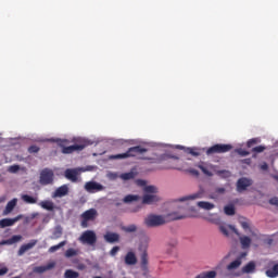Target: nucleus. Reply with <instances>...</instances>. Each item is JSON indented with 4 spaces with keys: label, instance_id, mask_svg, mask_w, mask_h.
Returning <instances> with one entry per match:
<instances>
[{
    "label": "nucleus",
    "instance_id": "f257e3e1",
    "mask_svg": "<svg viewBox=\"0 0 278 278\" xmlns=\"http://www.w3.org/2000/svg\"><path fill=\"white\" fill-rule=\"evenodd\" d=\"M52 142H56L62 148V153L64 155H70L71 153H75V151H84L88 144L86 143H79V144H74V146H68L71 141L68 139H51Z\"/></svg>",
    "mask_w": 278,
    "mask_h": 278
},
{
    "label": "nucleus",
    "instance_id": "f03ea898",
    "mask_svg": "<svg viewBox=\"0 0 278 278\" xmlns=\"http://www.w3.org/2000/svg\"><path fill=\"white\" fill-rule=\"evenodd\" d=\"M147 148L136 146L129 148L125 153L110 155L109 160H127V157H136V155H142V153H147Z\"/></svg>",
    "mask_w": 278,
    "mask_h": 278
},
{
    "label": "nucleus",
    "instance_id": "7ed1b4c3",
    "mask_svg": "<svg viewBox=\"0 0 278 278\" xmlns=\"http://www.w3.org/2000/svg\"><path fill=\"white\" fill-rule=\"evenodd\" d=\"M98 217H99V212L97 211V208H89V210L85 211L80 215L81 227H84V229H86L88 227V223H94V220H97Z\"/></svg>",
    "mask_w": 278,
    "mask_h": 278
},
{
    "label": "nucleus",
    "instance_id": "20e7f679",
    "mask_svg": "<svg viewBox=\"0 0 278 278\" xmlns=\"http://www.w3.org/2000/svg\"><path fill=\"white\" fill-rule=\"evenodd\" d=\"M233 146L227 143H216L206 150V155H215L216 153H229Z\"/></svg>",
    "mask_w": 278,
    "mask_h": 278
},
{
    "label": "nucleus",
    "instance_id": "39448f33",
    "mask_svg": "<svg viewBox=\"0 0 278 278\" xmlns=\"http://www.w3.org/2000/svg\"><path fill=\"white\" fill-rule=\"evenodd\" d=\"M79 242H81V244L94 247L97 244V233L93 230H86L79 237Z\"/></svg>",
    "mask_w": 278,
    "mask_h": 278
},
{
    "label": "nucleus",
    "instance_id": "423d86ee",
    "mask_svg": "<svg viewBox=\"0 0 278 278\" xmlns=\"http://www.w3.org/2000/svg\"><path fill=\"white\" fill-rule=\"evenodd\" d=\"M144 224L147 227H162V225H166V219L162 215H149L144 219Z\"/></svg>",
    "mask_w": 278,
    "mask_h": 278
},
{
    "label": "nucleus",
    "instance_id": "0eeeda50",
    "mask_svg": "<svg viewBox=\"0 0 278 278\" xmlns=\"http://www.w3.org/2000/svg\"><path fill=\"white\" fill-rule=\"evenodd\" d=\"M54 177L55 175L53 174L52 169L43 168L40 172L39 184L41 186H50L51 184H53Z\"/></svg>",
    "mask_w": 278,
    "mask_h": 278
},
{
    "label": "nucleus",
    "instance_id": "6e6552de",
    "mask_svg": "<svg viewBox=\"0 0 278 278\" xmlns=\"http://www.w3.org/2000/svg\"><path fill=\"white\" fill-rule=\"evenodd\" d=\"M229 228L231 229V231H233V233H236V236H238L239 242L241 244V249L251 248V243L253 242V240L249 236H244V235L241 236L238 229L233 226H229Z\"/></svg>",
    "mask_w": 278,
    "mask_h": 278
},
{
    "label": "nucleus",
    "instance_id": "1a4fd4ad",
    "mask_svg": "<svg viewBox=\"0 0 278 278\" xmlns=\"http://www.w3.org/2000/svg\"><path fill=\"white\" fill-rule=\"evenodd\" d=\"M85 190L86 192H89V194H94V192H102V190H105V187L97 181H88L85 184Z\"/></svg>",
    "mask_w": 278,
    "mask_h": 278
},
{
    "label": "nucleus",
    "instance_id": "9d476101",
    "mask_svg": "<svg viewBox=\"0 0 278 278\" xmlns=\"http://www.w3.org/2000/svg\"><path fill=\"white\" fill-rule=\"evenodd\" d=\"M197 166L200 168V170H202V173H203L204 175H206V177H213V176H214V174L212 173V170H213L214 173H216V166H215V165L205 164V163H199Z\"/></svg>",
    "mask_w": 278,
    "mask_h": 278
},
{
    "label": "nucleus",
    "instance_id": "9b49d317",
    "mask_svg": "<svg viewBox=\"0 0 278 278\" xmlns=\"http://www.w3.org/2000/svg\"><path fill=\"white\" fill-rule=\"evenodd\" d=\"M160 201V197L157 194L146 193L142 198V205H153V203H157Z\"/></svg>",
    "mask_w": 278,
    "mask_h": 278
},
{
    "label": "nucleus",
    "instance_id": "f8f14e48",
    "mask_svg": "<svg viewBox=\"0 0 278 278\" xmlns=\"http://www.w3.org/2000/svg\"><path fill=\"white\" fill-rule=\"evenodd\" d=\"M253 181H251V179L249 178H240L237 181V190L238 192H242L244 190H247L250 186H252Z\"/></svg>",
    "mask_w": 278,
    "mask_h": 278
},
{
    "label": "nucleus",
    "instance_id": "ddd939ff",
    "mask_svg": "<svg viewBox=\"0 0 278 278\" xmlns=\"http://www.w3.org/2000/svg\"><path fill=\"white\" fill-rule=\"evenodd\" d=\"M21 218H22L21 215H18L15 218H3L0 220V227L1 229H5V227H12L14 224L18 223Z\"/></svg>",
    "mask_w": 278,
    "mask_h": 278
},
{
    "label": "nucleus",
    "instance_id": "4468645a",
    "mask_svg": "<svg viewBox=\"0 0 278 278\" xmlns=\"http://www.w3.org/2000/svg\"><path fill=\"white\" fill-rule=\"evenodd\" d=\"M124 262L126 266H136L138 264V257H136V253L130 251L125 255Z\"/></svg>",
    "mask_w": 278,
    "mask_h": 278
},
{
    "label": "nucleus",
    "instance_id": "2eb2a0df",
    "mask_svg": "<svg viewBox=\"0 0 278 278\" xmlns=\"http://www.w3.org/2000/svg\"><path fill=\"white\" fill-rule=\"evenodd\" d=\"M105 242H109L110 244H114V242H118L121 240V235L116 232H106L104 235Z\"/></svg>",
    "mask_w": 278,
    "mask_h": 278
},
{
    "label": "nucleus",
    "instance_id": "dca6fc26",
    "mask_svg": "<svg viewBox=\"0 0 278 278\" xmlns=\"http://www.w3.org/2000/svg\"><path fill=\"white\" fill-rule=\"evenodd\" d=\"M17 203H18V199H16V198L9 201L3 211V216H8V214H12V212L14 211V207H16Z\"/></svg>",
    "mask_w": 278,
    "mask_h": 278
},
{
    "label": "nucleus",
    "instance_id": "f3484780",
    "mask_svg": "<svg viewBox=\"0 0 278 278\" xmlns=\"http://www.w3.org/2000/svg\"><path fill=\"white\" fill-rule=\"evenodd\" d=\"M53 268H55V262H50L47 265L43 266H37L34 268V273H47V270H53Z\"/></svg>",
    "mask_w": 278,
    "mask_h": 278
},
{
    "label": "nucleus",
    "instance_id": "a211bd4d",
    "mask_svg": "<svg viewBox=\"0 0 278 278\" xmlns=\"http://www.w3.org/2000/svg\"><path fill=\"white\" fill-rule=\"evenodd\" d=\"M37 240H31L29 243L23 244L18 250V255H24L29 251V249H34L35 244H37Z\"/></svg>",
    "mask_w": 278,
    "mask_h": 278
},
{
    "label": "nucleus",
    "instance_id": "6ab92c4d",
    "mask_svg": "<svg viewBox=\"0 0 278 278\" xmlns=\"http://www.w3.org/2000/svg\"><path fill=\"white\" fill-rule=\"evenodd\" d=\"M39 205L42 210H47L48 212H53V210H55V203L51 200L41 201Z\"/></svg>",
    "mask_w": 278,
    "mask_h": 278
},
{
    "label": "nucleus",
    "instance_id": "aec40b11",
    "mask_svg": "<svg viewBox=\"0 0 278 278\" xmlns=\"http://www.w3.org/2000/svg\"><path fill=\"white\" fill-rule=\"evenodd\" d=\"M140 260L142 270H147L149 268V253H147V250L141 253Z\"/></svg>",
    "mask_w": 278,
    "mask_h": 278
},
{
    "label": "nucleus",
    "instance_id": "412c9836",
    "mask_svg": "<svg viewBox=\"0 0 278 278\" xmlns=\"http://www.w3.org/2000/svg\"><path fill=\"white\" fill-rule=\"evenodd\" d=\"M66 194H68V186L63 185L54 191L53 197L62 198V197H66Z\"/></svg>",
    "mask_w": 278,
    "mask_h": 278
},
{
    "label": "nucleus",
    "instance_id": "4be33fe9",
    "mask_svg": "<svg viewBox=\"0 0 278 278\" xmlns=\"http://www.w3.org/2000/svg\"><path fill=\"white\" fill-rule=\"evenodd\" d=\"M197 205L201 210H206L207 212H210V210H214L216 207V205H214V203L205 202V201H200L197 203Z\"/></svg>",
    "mask_w": 278,
    "mask_h": 278
},
{
    "label": "nucleus",
    "instance_id": "5701e85b",
    "mask_svg": "<svg viewBox=\"0 0 278 278\" xmlns=\"http://www.w3.org/2000/svg\"><path fill=\"white\" fill-rule=\"evenodd\" d=\"M22 201H24V203H28L29 205H34V204L38 203V197H31L29 194H23L22 195Z\"/></svg>",
    "mask_w": 278,
    "mask_h": 278
},
{
    "label": "nucleus",
    "instance_id": "b1692460",
    "mask_svg": "<svg viewBox=\"0 0 278 278\" xmlns=\"http://www.w3.org/2000/svg\"><path fill=\"white\" fill-rule=\"evenodd\" d=\"M77 169H66L65 177L70 179V181H77Z\"/></svg>",
    "mask_w": 278,
    "mask_h": 278
},
{
    "label": "nucleus",
    "instance_id": "393cba45",
    "mask_svg": "<svg viewBox=\"0 0 278 278\" xmlns=\"http://www.w3.org/2000/svg\"><path fill=\"white\" fill-rule=\"evenodd\" d=\"M266 277L277 278L278 277V264H275L273 268L265 271Z\"/></svg>",
    "mask_w": 278,
    "mask_h": 278
},
{
    "label": "nucleus",
    "instance_id": "a878e982",
    "mask_svg": "<svg viewBox=\"0 0 278 278\" xmlns=\"http://www.w3.org/2000/svg\"><path fill=\"white\" fill-rule=\"evenodd\" d=\"M243 273H247L248 275L251 273H255V262L251 261L242 268Z\"/></svg>",
    "mask_w": 278,
    "mask_h": 278
},
{
    "label": "nucleus",
    "instance_id": "bb28decb",
    "mask_svg": "<svg viewBox=\"0 0 278 278\" xmlns=\"http://www.w3.org/2000/svg\"><path fill=\"white\" fill-rule=\"evenodd\" d=\"M241 265H242V260L241 258H237V260L232 261L227 266V270H236V268H240Z\"/></svg>",
    "mask_w": 278,
    "mask_h": 278
},
{
    "label": "nucleus",
    "instance_id": "cd10ccee",
    "mask_svg": "<svg viewBox=\"0 0 278 278\" xmlns=\"http://www.w3.org/2000/svg\"><path fill=\"white\" fill-rule=\"evenodd\" d=\"M169 216L172 220H184V218H188L186 214L179 212H172Z\"/></svg>",
    "mask_w": 278,
    "mask_h": 278
},
{
    "label": "nucleus",
    "instance_id": "c85d7f7f",
    "mask_svg": "<svg viewBox=\"0 0 278 278\" xmlns=\"http://www.w3.org/2000/svg\"><path fill=\"white\" fill-rule=\"evenodd\" d=\"M215 173L216 175H218V177H222V179H229V177H231V172L227 169H220V170L215 169Z\"/></svg>",
    "mask_w": 278,
    "mask_h": 278
},
{
    "label": "nucleus",
    "instance_id": "c756f323",
    "mask_svg": "<svg viewBox=\"0 0 278 278\" xmlns=\"http://www.w3.org/2000/svg\"><path fill=\"white\" fill-rule=\"evenodd\" d=\"M202 197H203V193L198 192L188 197L180 198L179 201H194V199H201Z\"/></svg>",
    "mask_w": 278,
    "mask_h": 278
},
{
    "label": "nucleus",
    "instance_id": "7c9ffc66",
    "mask_svg": "<svg viewBox=\"0 0 278 278\" xmlns=\"http://www.w3.org/2000/svg\"><path fill=\"white\" fill-rule=\"evenodd\" d=\"M21 240H23V236L14 235L5 241V244H16V242H21Z\"/></svg>",
    "mask_w": 278,
    "mask_h": 278
},
{
    "label": "nucleus",
    "instance_id": "2f4dec72",
    "mask_svg": "<svg viewBox=\"0 0 278 278\" xmlns=\"http://www.w3.org/2000/svg\"><path fill=\"white\" fill-rule=\"evenodd\" d=\"M124 203H134V201H140V195L128 194L123 199Z\"/></svg>",
    "mask_w": 278,
    "mask_h": 278
},
{
    "label": "nucleus",
    "instance_id": "473e14b6",
    "mask_svg": "<svg viewBox=\"0 0 278 278\" xmlns=\"http://www.w3.org/2000/svg\"><path fill=\"white\" fill-rule=\"evenodd\" d=\"M62 247H66V241H61L59 244L50 247L48 252L55 253V251H60V249H62Z\"/></svg>",
    "mask_w": 278,
    "mask_h": 278
},
{
    "label": "nucleus",
    "instance_id": "72a5a7b5",
    "mask_svg": "<svg viewBox=\"0 0 278 278\" xmlns=\"http://www.w3.org/2000/svg\"><path fill=\"white\" fill-rule=\"evenodd\" d=\"M122 229L126 233H136V231H138V227L134 224L129 225V226H124Z\"/></svg>",
    "mask_w": 278,
    "mask_h": 278
},
{
    "label": "nucleus",
    "instance_id": "f704fd0d",
    "mask_svg": "<svg viewBox=\"0 0 278 278\" xmlns=\"http://www.w3.org/2000/svg\"><path fill=\"white\" fill-rule=\"evenodd\" d=\"M224 212L227 216H233L236 214V207L233 205H226Z\"/></svg>",
    "mask_w": 278,
    "mask_h": 278
},
{
    "label": "nucleus",
    "instance_id": "c9c22d12",
    "mask_svg": "<svg viewBox=\"0 0 278 278\" xmlns=\"http://www.w3.org/2000/svg\"><path fill=\"white\" fill-rule=\"evenodd\" d=\"M195 278H216V271L215 270L206 271L198 275Z\"/></svg>",
    "mask_w": 278,
    "mask_h": 278
},
{
    "label": "nucleus",
    "instance_id": "e433bc0d",
    "mask_svg": "<svg viewBox=\"0 0 278 278\" xmlns=\"http://www.w3.org/2000/svg\"><path fill=\"white\" fill-rule=\"evenodd\" d=\"M124 181H129V179H134L136 177V174L134 172H128L121 174L119 176Z\"/></svg>",
    "mask_w": 278,
    "mask_h": 278
},
{
    "label": "nucleus",
    "instance_id": "4c0bfd02",
    "mask_svg": "<svg viewBox=\"0 0 278 278\" xmlns=\"http://www.w3.org/2000/svg\"><path fill=\"white\" fill-rule=\"evenodd\" d=\"M65 278H77L79 277V273L73 270V269H67L64 274Z\"/></svg>",
    "mask_w": 278,
    "mask_h": 278
},
{
    "label": "nucleus",
    "instance_id": "58836bf2",
    "mask_svg": "<svg viewBox=\"0 0 278 278\" xmlns=\"http://www.w3.org/2000/svg\"><path fill=\"white\" fill-rule=\"evenodd\" d=\"M146 194H157V188L155 186L144 187Z\"/></svg>",
    "mask_w": 278,
    "mask_h": 278
},
{
    "label": "nucleus",
    "instance_id": "ea45409f",
    "mask_svg": "<svg viewBox=\"0 0 278 278\" xmlns=\"http://www.w3.org/2000/svg\"><path fill=\"white\" fill-rule=\"evenodd\" d=\"M78 251L73 249V248H70L65 251V257H75V255H78Z\"/></svg>",
    "mask_w": 278,
    "mask_h": 278
},
{
    "label": "nucleus",
    "instance_id": "a19ab883",
    "mask_svg": "<svg viewBox=\"0 0 278 278\" xmlns=\"http://www.w3.org/2000/svg\"><path fill=\"white\" fill-rule=\"evenodd\" d=\"M264 151H266L265 146H257V147L252 149V153H264Z\"/></svg>",
    "mask_w": 278,
    "mask_h": 278
},
{
    "label": "nucleus",
    "instance_id": "79ce46f5",
    "mask_svg": "<svg viewBox=\"0 0 278 278\" xmlns=\"http://www.w3.org/2000/svg\"><path fill=\"white\" fill-rule=\"evenodd\" d=\"M236 153H238V155H241V157H247V155H250V152L242 148L237 149Z\"/></svg>",
    "mask_w": 278,
    "mask_h": 278
},
{
    "label": "nucleus",
    "instance_id": "37998d69",
    "mask_svg": "<svg viewBox=\"0 0 278 278\" xmlns=\"http://www.w3.org/2000/svg\"><path fill=\"white\" fill-rule=\"evenodd\" d=\"M187 153H189L190 155H193L194 157H199V155H201V153L197 152V149L194 148H188Z\"/></svg>",
    "mask_w": 278,
    "mask_h": 278
},
{
    "label": "nucleus",
    "instance_id": "c03bdc74",
    "mask_svg": "<svg viewBox=\"0 0 278 278\" xmlns=\"http://www.w3.org/2000/svg\"><path fill=\"white\" fill-rule=\"evenodd\" d=\"M260 142V139L258 138H253V139H250L248 142H247V147L249 149H251V147H253V144H258Z\"/></svg>",
    "mask_w": 278,
    "mask_h": 278
},
{
    "label": "nucleus",
    "instance_id": "a18cd8bd",
    "mask_svg": "<svg viewBox=\"0 0 278 278\" xmlns=\"http://www.w3.org/2000/svg\"><path fill=\"white\" fill-rule=\"evenodd\" d=\"M242 229H249L250 225H249V222H247V218L242 217L240 220H239Z\"/></svg>",
    "mask_w": 278,
    "mask_h": 278
},
{
    "label": "nucleus",
    "instance_id": "49530a36",
    "mask_svg": "<svg viewBox=\"0 0 278 278\" xmlns=\"http://www.w3.org/2000/svg\"><path fill=\"white\" fill-rule=\"evenodd\" d=\"M118 251H121V248L118 245H115L112 248V250L110 251V255L112 257L116 256V253H118Z\"/></svg>",
    "mask_w": 278,
    "mask_h": 278
},
{
    "label": "nucleus",
    "instance_id": "de8ad7c7",
    "mask_svg": "<svg viewBox=\"0 0 278 278\" xmlns=\"http://www.w3.org/2000/svg\"><path fill=\"white\" fill-rule=\"evenodd\" d=\"M9 170H10V173H18V170H21V166H18V165H11L9 167Z\"/></svg>",
    "mask_w": 278,
    "mask_h": 278
},
{
    "label": "nucleus",
    "instance_id": "09e8293b",
    "mask_svg": "<svg viewBox=\"0 0 278 278\" xmlns=\"http://www.w3.org/2000/svg\"><path fill=\"white\" fill-rule=\"evenodd\" d=\"M28 151H29L30 153H38V151H40V148H39L38 146H30V147L28 148Z\"/></svg>",
    "mask_w": 278,
    "mask_h": 278
},
{
    "label": "nucleus",
    "instance_id": "8fccbe9b",
    "mask_svg": "<svg viewBox=\"0 0 278 278\" xmlns=\"http://www.w3.org/2000/svg\"><path fill=\"white\" fill-rule=\"evenodd\" d=\"M219 231L226 237L229 236V229H227L225 226H220Z\"/></svg>",
    "mask_w": 278,
    "mask_h": 278
},
{
    "label": "nucleus",
    "instance_id": "3c124183",
    "mask_svg": "<svg viewBox=\"0 0 278 278\" xmlns=\"http://www.w3.org/2000/svg\"><path fill=\"white\" fill-rule=\"evenodd\" d=\"M269 204L278 207V198L274 197V198L269 199Z\"/></svg>",
    "mask_w": 278,
    "mask_h": 278
},
{
    "label": "nucleus",
    "instance_id": "603ef678",
    "mask_svg": "<svg viewBox=\"0 0 278 278\" xmlns=\"http://www.w3.org/2000/svg\"><path fill=\"white\" fill-rule=\"evenodd\" d=\"M170 168H175V165L170 164V162H167V164L163 167L165 170H170Z\"/></svg>",
    "mask_w": 278,
    "mask_h": 278
},
{
    "label": "nucleus",
    "instance_id": "864d4df0",
    "mask_svg": "<svg viewBox=\"0 0 278 278\" xmlns=\"http://www.w3.org/2000/svg\"><path fill=\"white\" fill-rule=\"evenodd\" d=\"M3 275H8V267L0 268V277H3Z\"/></svg>",
    "mask_w": 278,
    "mask_h": 278
},
{
    "label": "nucleus",
    "instance_id": "5fc2aeb1",
    "mask_svg": "<svg viewBox=\"0 0 278 278\" xmlns=\"http://www.w3.org/2000/svg\"><path fill=\"white\" fill-rule=\"evenodd\" d=\"M189 173L191 175H193L194 177H199V170H197V169L191 168V169H189Z\"/></svg>",
    "mask_w": 278,
    "mask_h": 278
},
{
    "label": "nucleus",
    "instance_id": "6e6d98bb",
    "mask_svg": "<svg viewBox=\"0 0 278 278\" xmlns=\"http://www.w3.org/2000/svg\"><path fill=\"white\" fill-rule=\"evenodd\" d=\"M215 192H217V194H225V188L219 187L215 190Z\"/></svg>",
    "mask_w": 278,
    "mask_h": 278
},
{
    "label": "nucleus",
    "instance_id": "4d7b16f0",
    "mask_svg": "<svg viewBox=\"0 0 278 278\" xmlns=\"http://www.w3.org/2000/svg\"><path fill=\"white\" fill-rule=\"evenodd\" d=\"M261 170H268V164L267 163H263L261 166H260Z\"/></svg>",
    "mask_w": 278,
    "mask_h": 278
},
{
    "label": "nucleus",
    "instance_id": "13d9d810",
    "mask_svg": "<svg viewBox=\"0 0 278 278\" xmlns=\"http://www.w3.org/2000/svg\"><path fill=\"white\" fill-rule=\"evenodd\" d=\"M55 238H60L62 236V229H58L54 232Z\"/></svg>",
    "mask_w": 278,
    "mask_h": 278
},
{
    "label": "nucleus",
    "instance_id": "bf43d9fd",
    "mask_svg": "<svg viewBox=\"0 0 278 278\" xmlns=\"http://www.w3.org/2000/svg\"><path fill=\"white\" fill-rule=\"evenodd\" d=\"M3 201H5V199H3V198H2V199H0V203H3Z\"/></svg>",
    "mask_w": 278,
    "mask_h": 278
},
{
    "label": "nucleus",
    "instance_id": "052dcab7",
    "mask_svg": "<svg viewBox=\"0 0 278 278\" xmlns=\"http://www.w3.org/2000/svg\"><path fill=\"white\" fill-rule=\"evenodd\" d=\"M180 210H181V212H184L185 208H184V207H180Z\"/></svg>",
    "mask_w": 278,
    "mask_h": 278
}]
</instances>
